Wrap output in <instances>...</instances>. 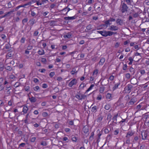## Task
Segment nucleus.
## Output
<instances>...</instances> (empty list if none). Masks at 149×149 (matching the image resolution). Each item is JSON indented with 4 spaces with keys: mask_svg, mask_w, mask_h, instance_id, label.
Masks as SVG:
<instances>
[{
    "mask_svg": "<svg viewBox=\"0 0 149 149\" xmlns=\"http://www.w3.org/2000/svg\"><path fill=\"white\" fill-rule=\"evenodd\" d=\"M116 23L117 24L120 26L122 25L123 24V20L120 19L119 18L117 19L116 21Z\"/></svg>",
    "mask_w": 149,
    "mask_h": 149,
    "instance_id": "0eeeda50",
    "label": "nucleus"
},
{
    "mask_svg": "<svg viewBox=\"0 0 149 149\" xmlns=\"http://www.w3.org/2000/svg\"><path fill=\"white\" fill-rule=\"evenodd\" d=\"M9 78L10 79H14L15 78V77L14 75H10L9 76Z\"/></svg>",
    "mask_w": 149,
    "mask_h": 149,
    "instance_id": "052dcab7",
    "label": "nucleus"
},
{
    "mask_svg": "<svg viewBox=\"0 0 149 149\" xmlns=\"http://www.w3.org/2000/svg\"><path fill=\"white\" fill-rule=\"evenodd\" d=\"M71 139L72 141L74 142H76L77 140V137L74 136H72Z\"/></svg>",
    "mask_w": 149,
    "mask_h": 149,
    "instance_id": "58836bf2",
    "label": "nucleus"
},
{
    "mask_svg": "<svg viewBox=\"0 0 149 149\" xmlns=\"http://www.w3.org/2000/svg\"><path fill=\"white\" fill-rule=\"evenodd\" d=\"M38 33H39V32L38 30L35 31H34V32L33 33V35H34V36H38Z\"/></svg>",
    "mask_w": 149,
    "mask_h": 149,
    "instance_id": "4d7b16f0",
    "label": "nucleus"
},
{
    "mask_svg": "<svg viewBox=\"0 0 149 149\" xmlns=\"http://www.w3.org/2000/svg\"><path fill=\"white\" fill-rule=\"evenodd\" d=\"M134 102L133 101H132V100H131V101L128 102V105H132L134 104Z\"/></svg>",
    "mask_w": 149,
    "mask_h": 149,
    "instance_id": "603ef678",
    "label": "nucleus"
},
{
    "mask_svg": "<svg viewBox=\"0 0 149 149\" xmlns=\"http://www.w3.org/2000/svg\"><path fill=\"white\" fill-rule=\"evenodd\" d=\"M55 75L54 72H52L49 74V76L51 77H52Z\"/></svg>",
    "mask_w": 149,
    "mask_h": 149,
    "instance_id": "6e6d98bb",
    "label": "nucleus"
},
{
    "mask_svg": "<svg viewBox=\"0 0 149 149\" xmlns=\"http://www.w3.org/2000/svg\"><path fill=\"white\" fill-rule=\"evenodd\" d=\"M120 82H119L115 84L113 88V91L115 90V89L118 88V86L120 84Z\"/></svg>",
    "mask_w": 149,
    "mask_h": 149,
    "instance_id": "f3484780",
    "label": "nucleus"
},
{
    "mask_svg": "<svg viewBox=\"0 0 149 149\" xmlns=\"http://www.w3.org/2000/svg\"><path fill=\"white\" fill-rule=\"evenodd\" d=\"M94 2V1H93V0H88L87 2V4H90L93 3Z\"/></svg>",
    "mask_w": 149,
    "mask_h": 149,
    "instance_id": "13d9d810",
    "label": "nucleus"
},
{
    "mask_svg": "<svg viewBox=\"0 0 149 149\" xmlns=\"http://www.w3.org/2000/svg\"><path fill=\"white\" fill-rule=\"evenodd\" d=\"M105 61V59L104 58H102L100 60L99 64L100 65H102Z\"/></svg>",
    "mask_w": 149,
    "mask_h": 149,
    "instance_id": "6ab92c4d",
    "label": "nucleus"
},
{
    "mask_svg": "<svg viewBox=\"0 0 149 149\" xmlns=\"http://www.w3.org/2000/svg\"><path fill=\"white\" fill-rule=\"evenodd\" d=\"M77 83V80L75 79H74L69 83L68 86L70 87H72L73 85H76Z\"/></svg>",
    "mask_w": 149,
    "mask_h": 149,
    "instance_id": "423d86ee",
    "label": "nucleus"
},
{
    "mask_svg": "<svg viewBox=\"0 0 149 149\" xmlns=\"http://www.w3.org/2000/svg\"><path fill=\"white\" fill-rule=\"evenodd\" d=\"M104 90V87H100V88L99 91L100 93H102Z\"/></svg>",
    "mask_w": 149,
    "mask_h": 149,
    "instance_id": "c9c22d12",
    "label": "nucleus"
},
{
    "mask_svg": "<svg viewBox=\"0 0 149 149\" xmlns=\"http://www.w3.org/2000/svg\"><path fill=\"white\" fill-rule=\"evenodd\" d=\"M110 22H113L115 21V19L113 18H110L109 19Z\"/></svg>",
    "mask_w": 149,
    "mask_h": 149,
    "instance_id": "69168bd1",
    "label": "nucleus"
},
{
    "mask_svg": "<svg viewBox=\"0 0 149 149\" xmlns=\"http://www.w3.org/2000/svg\"><path fill=\"white\" fill-rule=\"evenodd\" d=\"M144 116L143 118L146 119V120L147 119L149 118V115H148V113H145L144 115Z\"/></svg>",
    "mask_w": 149,
    "mask_h": 149,
    "instance_id": "7c9ffc66",
    "label": "nucleus"
},
{
    "mask_svg": "<svg viewBox=\"0 0 149 149\" xmlns=\"http://www.w3.org/2000/svg\"><path fill=\"white\" fill-rule=\"evenodd\" d=\"M16 8H17V7L15 8V9H13V10H12L10 11H9V12H8L7 13H8V15H9L10 16V15L12 14L13 12L15 11H17V10L18 9H17L16 10Z\"/></svg>",
    "mask_w": 149,
    "mask_h": 149,
    "instance_id": "a878e982",
    "label": "nucleus"
},
{
    "mask_svg": "<svg viewBox=\"0 0 149 149\" xmlns=\"http://www.w3.org/2000/svg\"><path fill=\"white\" fill-rule=\"evenodd\" d=\"M25 40V38L24 37H22L20 40V42L22 43H24Z\"/></svg>",
    "mask_w": 149,
    "mask_h": 149,
    "instance_id": "8fccbe9b",
    "label": "nucleus"
},
{
    "mask_svg": "<svg viewBox=\"0 0 149 149\" xmlns=\"http://www.w3.org/2000/svg\"><path fill=\"white\" fill-rule=\"evenodd\" d=\"M134 133L131 132L129 131L127 134L126 137L127 138H129L131 136L133 135Z\"/></svg>",
    "mask_w": 149,
    "mask_h": 149,
    "instance_id": "dca6fc26",
    "label": "nucleus"
},
{
    "mask_svg": "<svg viewBox=\"0 0 149 149\" xmlns=\"http://www.w3.org/2000/svg\"><path fill=\"white\" fill-rule=\"evenodd\" d=\"M86 97V95L81 94V100L85 99Z\"/></svg>",
    "mask_w": 149,
    "mask_h": 149,
    "instance_id": "a19ab883",
    "label": "nucleus"
},
{
    "mask_svg": "<svg viewBox=\"0 0 149 149\" xmlns=\"http://www.w3.org/2000/svg\"><path fill=\"white\" fill-rule=\"evenodd\" d=\"M71 37V35L70 34L68 33L67 34L64 35V37L67 38H70Z\"/></svg>",
    "mask_w": 149,
    "mask_h": 149,
    "instance_id": "49530a36",
    "label": "nucleus"
},
{
    "mask_svg": "<svg viewBox=\"0 0 149 149\" xmlns=\"http://www.w3.org/2000/svg\"><path fill=\"white\" fill-rule=\"evenodd\" d=\"M40 88L38 86H36L33 88L34 90L35 91H37Z\"/></svg>",
    "mask_w": 149,
    "mask_h": 149,
    "instance_id": "0e129e2a",
    "label": "nucleus"
},
{
    "mask_svg": "<svg viewBox=\"0 0 149 149\" xmlns=\"http://www.w3.org/2000/svg\"><path fill=\"white\" fill-rule=\"evenodd\" d=\"M83 130L84 132L85 133H87L88 132V129L87 127L85 126L83 129Z\"/></svg>",
    "mask_w": 149,
    "mask_h": 149,
    "instance_id": "aec40b11",
    "label": "nucleus"
},
{
    "mask_svg": "<svg viewBox=\"0 0 149 149\" xmlns=\"http://www.w3.org/2000/svg\"><path fill=\"white\" fill-rule=\"evenodd\" d=\"M36 139V138L35 137H33L31 139V141L32 142H35Z\"/></svg>",
    "mask_w": 149,
    "mask_h": 149,
    "instance_id": "e2e57ef3",
    "label": "nucleus"
},
{
    "mask_svg": "<svg viewBox=\"0 0 149 149\" xmlns=\"http://www.w3.org/2000/svg\"><path fill=\"white\" fill-rule=\"evenodd\" d=\"M29 109L27 106H24L23 108L22 112L24 114L26 113Z\"/></svg>",
    "mask_w": 149,
    "mask_h": 149,
    "instance_id": "a211bd4d",
    "label": "nucleus"
},
{
    "mask_svg": "<svg viewBox=\"0 0 149 149\" xmlns=\"http://www.w3.org/2000/svg\"><path fill=\"white\" fill-rule=\"evenodd\" d=\"M128 5H131L132 0H125Z\"/></svg>",
    "mask_w": 149,
    "mask_h": 149,
    "instance_id": "e433bc0d",
    "label": "nucleus"
},
{
    "mask_svg": "<svg viewBox=\"0 0 149 149\" xmlns=\"http://www.w3.org/2000/svg\"><path fill=\"white\" fill-rule=\"evenodd\" d=\"M9 15L8 14V13L7 12H6L5 13V14L3 16H2L1 17V18H3L6 17H7L9 16Z\"/></svg>",
    "mask_w": 149,
    "mask_h": 149,
    "instance_id": "bf43d9fd",
    "label": "nucleus"
},
{
    "mask_svg": "<svg viewBox=\"0 0 149 149\" xmlns=\"http://www.w3.org/2000/svg\"><path fill=\"white\" fill-rule=\"evenodd\" d=\"M42 115L44 117H46L48 116L47 113L46 112H43L42 113Z\"/></svg>",
    "mask_w": 149,
    "mask_h": 149,
    "instance_id": "774afa93",
    "label": "nucleus"
},
{
    "mask_svg": "<svg viewBox=\"0 0 149 149\" xmlns=\"http://www.w3.org/2000/svg\"><path fill=\"white\" fill-rule=\"evenodd\" d=\"M28 21V19L27 18H25L22 21V24L23 25H24V24L26 23Z\"/></svg>",
    "mask_w": 149,
    "mask_h": 149,
    "instance_id": "cd10ccee",
    "label": "nucleus"
},
{
    "mask_svg": "<svg viewBox=\"0 0 149 149\" xmlns=\"http://www.w3.org/2000/svg\"><path fill=\"white\" fill-rule=\"evenodd\" d=\"M48 0H42L39 2L38 1H36V4L38 5H41L42 4H43L44 3H46Z\"/></svg>",
    "mask_w": 149,
    "mask_h": 149,
    "instance_id": "f8f14e48",
    "label": "nucleus"
},
{
    "mask_svg": "<svg viewBox=\"0 0 149 149\" xmlns=\"http://www.w3.org/2000/svg\"><path fill=\"white\" fill-rule=\"evenodd\" d=\"M102 116H99L98 118L97 119V121L98 122H100L102 120Z\"/></svg>",
    "mask_w": 149,
    "mask_h": 149,
    "instance_id": "f704fd0d",
    "label": "nucleus"
},
{
    "mask_svg": "<svg viewBox=\"0 0 149 149\" xmlns=\"http://www.w3.org/2000/svg\"><path fill=\"white\" fill-rule=\"evenodd\" d=\"M98 70L97 69H96L94 70L93 75L95 74L97 75V74H98Z\"/></svg>",
    "mask_w": 149,
    "mask_h": 149,
    "instance_id": "ea45409f",
    "label": "nucleus"
},
{
    "mask_svg": "<svg viewBox=\"0 0 149 149\" xmlns=\"http://www.w3.org/2000/svg\"><path fill=\"white\" fill-rule=\"evenodd\" d=\"M104 131V133L106 134L108 133L109 132V130L107 128H105Z\"/></svg>",
    "mask_w": 149,
    "mask_h": 149,
    "instance_id": "680f3d73",
    "label": "nucleus"
},
{
    "mask_svg": "<svg viewBox=\"0 0 149 149\" xmlns=\"http://www.w3.org/2000/svg\"><path fill=\"white\" fill-rule=\"evenodd\" d=\"M26 145L25 143H20L19 146V148L23 147Z\"/></svg>",
    "mask_w": 149,
    "mask_h": 149,
    "instance_id": "c03bdc74",
    "label": "nucleus"
},
{
    "mask_svg": "<svg viewBox=\"0 0 149 149\" xmlns=\"http://www.w3.org/2000/svg\"><path fill=\"white\" fill-rule=\"evenodd\" d=\"M139 15V14L137 13H135L134 14H133V17H134L135 18L137 17Z\"/></svg>",
    "mask_w": 149,
    "mask_h": 149,
    "instance_id": "864d4df0",
    "label": "nucleus"
},
{
    "mask_svg": "<svg viewBox=\"0 0 149 149\" xmlns=\"http://www.w3.org/2000/svg\"><path fill=\"white\" fill-rule=\"evenodd\" d=\"M94 86V84H91L89 88L86 91V93L91 90Z\"/></svg>",
    "mask_w": 149,
    "mask_h": 149,
    "instance_id": "c756f323",
    "label": "nucleus"
},
{
    "mask_svg": "<svg viewBox=\"0 0 149 149\" xmlns=\"http://www.w3.org/2000/svg\"><path fill=\"white\" fill-rule=\"evenodd\" d=\"M118 115V113H117L116 114H115L113 117L112 118V120H113L112 123H115V124H117V118Z\"/></svg>",
    "mask_w": 149,
    "mask_h": 149,
    "instance_id": "6e6552de",
    "label": "nucleus"
},
{
    "mask_svg": "<svg viewBox=\"0 0 149 149\" xmlns=\"http://www.w3.org/2000/svg\"><path fill=\"white\" fill-rule=\"evenodd\" d=\"M121 3L120 5V10L122 13H125L127 12L128 8V6L125 3H122L121 1Z\"/></svg>",
    "mask_w": 149,
    "mask_h": 149,
    "instance_id": "f03ea898",
    "label": "nucleus"
},
{
    "mask_svg": "<svg viewBox=\"0 0 149 149\" xmlns=\"http://www.w3.org/2000/svg\"><path fill=\"white\" fill-rule=\"evenodd\" d=\"M133 87L132 86L129 84L125 88V93H129L131 92V90Z\"/></svg>",
    "mask_w": 149,
    "mask_h": 149,
    "instance_id": "7ed1b4c3",
    "label": "nucleus"
},
{
    "mask_svg": "<svg viewBox=\"0 0 149 149\" xmlns=\"http://www.w3.org/2000/svg\"><path fill=\"white\" fill-rule=\"evenodd\" d=\"M29 100L31 103L35 102L37 100L33 96H32L31 97H29Z\"/></svg>",
    "mask_w": 149,
    "mask_h": 149,
    "instance_id": "ddd939ff",
    "label": "nucleus"
},
{
    "mask_svg": "<svg viewBox=\"0 0 149 149\" xmlns=\"http://www.w3.org/2000/svg\"><path fill=\"white\" fill-rule=\"evenodd\" d=\"M5 68L6 70L9 71H11L12 69V68L10 66H7Z\"/></svg>",
    "mask_w": 149,
    "mask_h": 149,
    "instance_id": "79ce46f5",
    "label": "nucleus"
},
{
    "mask_svg": "<svg viewBox=\"0 0 149 149\" xmlns=\"http://www.w3.org/2000/svg\"><path fill=\"white\" fill-rule=\"evenodd\" d=\"M12 88L10 86L6 85L5 89L6 91V94L8 95H10L11 93V90Z\"/></svg>",
    "mask_w": 149,
    "mask_h": 149,
    "instance_id": "39448f33",
    "label": "nucleus"
},
{
    "mask_svg": "<svg viewBox=\"0 0 149 149\" xmlns=\"http://www.w3.org/2000/svg\"><path fill=\"white\" fill-rule=\"evenodd\" d=\"M137 79L135 78H132L131 80V84L135 85L137 83Z\"/></svg>",
    "mask_w": 149,
    "mask_h": 149,
    "instance_id": "2eb2a0df",
    "label": "nucleus"
},
{
    "mask_svg": "<svg viewBox=\"0 0 149 149\" xmlns=\"http://www.w3.org/2000/svg\"><path fill=\"white\" fill-rule=\"evenodd\" d=\"M119 133V130H116L114 132V134L115 135H117Z\"/></svg>",
    "mask_w": 149,
    "mask_h": 149,
    "instance_id": "338daca9",
    "label": "nucleus"
},
{
    "mask_svg": "<svg viewBox=\"0 0 149 149\" xmlns=\"http://www.w3.org/2000/svg\"><path fill=\"white\" fill-rule=\"evenodd\" d=\"M5 47L6 49H9L10 47V45L9 43L5 45Z\"/></svg>",
    "mask_w": 149,
    "mask_h": 149,
    "instance_id": "37998d69",
    "label": "nucleus"
},
{
    "mask_svg": "<svg viewBox=\"0 0 149 149\" xmlns=\"http://www.w3.org/2000/svg\"><path fill=\"white\" fill-rule=\"evenodd\" d=\"M91 26V24H90L86 26V29L88 30H90L92 29Z\"/></svg>",
    "mask_w": 149,
    "mask_h": 149,
    "instance_id": "de8ad7c7",
    "label": "nucleus"
},
{
    "mask_svg": "<svg viewBox=\"0 0 149 149\" xmlns=\"http://www.w3.org/2000/svg\"><path fill=\"white\" fill-rule=\"evenodd\" d=\"M29 22L31 26H32L36 22V21L35 19H33L30 20L29 21Z\"/></svg>",
    "mask_w": 149,
    "mask_h": 149,
    "instance_id": "4468645a",
    "label": "nucleus"
},
{
    "mask_svg": "<svg viewBox=\"0 0 149 149\" xmlns=\"http://www.w3.org/2000/svg\"><path fill=\"white\" fill-rule=\"evenodd\" d=\"M8 8H10L13 7L14 5L10 2L8 3Z\"/></svg>",
    "mask_w": 149,
    "mask_h": 149,
    "instance_id": "c85d7f7f",
    "label": "nucleus"
},
{
    "mask_svg": "<svg viewBox=\"0 0 149 149\" xmlns=\"http://www.w3.org/2000/svg\"><path fill=\"white\" fill-rule=\"evenodd\" d=\"M41 145L43 146H46L47 145V143L46 141H42L41 143Z\"/></svg>",
    "mask_w": 149,
    "mask_h": 149,
    "instance_id": "5fc2aeb1",
    "label": "nucleus"
},
{
    "mask_svg": "<svg viewBox=\"0 0 149 149\" xmlns=\"http://www.w3.org/2000/svg\"><path fill=\"white\" fill-rule=\"evenodd\" d=\"M111 107L110 105L109 104H108L105 106L104 108L107 110H109Z\"/></svg>",
    "mask_w": 149,
    "mask_h": 149,
    "instance_id": "bb28decb",
    "label": "nucleus"
},
{
    "mask_svg": "<svg viewBox=\"0 0 149 149\" xmlns=\"http://www.w3.org/2000/svg\"><path fill=\"white\" fill-rule=\"evenodd\" d=\"M147 132H142L141 133L142 139L145 140L146 139L148 135Z\"/></svg>",
    "mask_w": 149,
    "mask_h": 149,
    "instance_id": "1a4fd4ad",
    "label": "nucleus"
},
{
    "mask_svg": "<svg viewBox=\"0 0 149 149\" xmlns=\"http://www.w3.org/2000/svg\"><path fill=\"white\" fill-rule=\"evenodd\" d=\"M77 71L76 70L75 68H73V70L70 72V73L72 75H74L75 73L77 72Z\"/></svg>",
    "mask_w": 149,
    "mask_h": 149,
    "instance_id": "5701e85b",
    "label": "nucleus"
},
{
    "mask_svg": "<svg viewBox=\"0 0 149 149\" xmlns=\"http://www.w3.org/2000/svg\"><path fill=\"white\" fill-rule=\"evenodd\" d=\"M77 17L75 16H74L73 17H64V19L66 20H73L75 19Z\"/></svg>",
    "mask_w": 149,
    "mask_h": 149,
    "instance_id": "9b49d317",
    "label": "nucleus"
},
{
    "mask_svg": "<svg viewBox=\"0 0 149 149\" xmlns=\"http://www.w3.org/2000/svg\"><path fill=\"white\" fill-rule=\"evenodd\" d=\"M125 76L126 78L129 79L130 78V75L129 73H128L125 74Z\"/></svg>",
    "mask_w": 149,
    "mask_h": 149,
    "instance_id": "09e8293b",
    "label": "nucleus"
},
{
    "mask_svg": "<svg viewBox=\"0 0 149 149\" xmlns=\"http://www.w3.org/2000/svg\"><path fill=\"white\" fill-rule=\"evenodd\" d=\"M111 135L110 134L108 135L107 137H106V141L105 143V144L106 143L107 141L109 142V141L110 139L111 138Z\"/></svg>",
    "mask_w": 149,
    "mask_h": 149,
    "instance_id": "4be33fe9",
    "label": "nucleus"
},
{
    "mask_svg": "<svg viewBox=\"0 0 149 149\" xmlns=\"http://www.w3.org/2000/svg\"><path fill=\"white\" fill-rule=\"evenodd\" d=\"M118 29V27L116 26L111 25L110 26L109 29L112 31H116Z\"/></svg>",
    "mask_w": 149,
    "mask_h": 149,
    "instance_id": "9d476101",
    "label": "nucleus"
},
{
    "mask_svg": "<svg viewBox=\"0 0 149 149\" xmlns=\"http://www.w3.org/2000/svg\"><path fill=\"white\" fill-rule=\"evenodd\" d=\"M111 117L112 116L111 114L110 113H109L107 115V119L109 120V121H110L111 120Z\"/></svg>",
    "mask_w": 149,
    "mask_h": 149,
    "instance_id": "4c0bfd02",
    "label": "nucleus"
},
{
    "mask_svg": "<svg viewBox=\"0 0 149 149\" xmlns=\"http://www.w3.org/2000/svg\"><path fill=\"white\" fill-rule=\"evenodd\" d=\"M85 86L84 85V84L81 83L80 85L79 88L80 89H82L84 88Z\"/></svg>",
    "mask_w": 149,
    "mask_h": 149,
    "instance_id": "a18cd8bd",
    "label": "nucleus"
},
{
    "mask_svg": "<svg viewBox=\"0 0 149 149\" xmlns=\"http://www.w3.org/2000/svg\"><path fill=\"white\" fill-rule=\"evenodd\" d=\"M75 97L78 99L79 100H81V94L79 93L75 95Z\"/></svg>",
    "mask_w": 149,
    "mask_h": 149,
    "instance_id": "393cba45",
    "label": "nucleus"
},
{
    "mask_svg": "<svg viewBox=\"0 0 149 149\" xmlns=\"http://www.w3.org/2000/svg\"><path fill=\"white\" fill-rule=\"evenodd\" d=\"M105 24L107 25H110L111 24V23H110V22L109 21V20L108 19L105 22Z\"/></svg>",
    "mask_w": 149,
    "mask_h": 149,
    "instance_id": "3c124183",
    "label": "nucleus"
},
{
    "mask_svg": "<svg viewBox=\"0 0 149 149\" xmlns=\"http://www.w3.org/2000/svg\"><path fill=\"white\" fill-rule=\"evenodd\" d=\"M20 83L19 82H16L14 85V86L15 88L17 87L20 86Z\"/></svg>",
    "mask_w": 149,
    "mask_h": 149,
    "instance_id": "2f4dec72",
    "label": "nucleus"
},
{
    "mask_svg": "<svg viewBox=\"0 0 149 149\" xmlns=\"http://www.w3.org/2000/svg\"><path fill=\"white\" fill-rule=\"evenodd\" d=\"M47 23L48 24H49V25L50 26H52L54 25V22L53 21H48L47 22Z\"/></svg>",
    "mask_w": 149,
    "mask_h": 149,
    "instance_id": "b1692460",
    "label": "nucleus"
},
{
    "mask_svg": "<svg viewBox=\"0 0 149 149\" xmlns=\"http://www.w3.org/2000/svg\"><path fill=\"white\" fill-rule=\"evenodd\" d=\"M31 3V2H29L26 3L25 4L23 5H21L17 7L16 10L19 9V8L21 7H24V8H28L30 6Z\"/></svg>",
    "mask_w": 149,
    "mask_h": 149,
    "instance_id": "20e7f679",
    "label": "nucleus"
},
{
    "mask_svg": "<svg viewBox=\"0 0 149 149\" xmlns=\"http://www.w3.org/2000/svg\"><path fill=\"white\" fill-rule=\"evenodd\" d=\"M97 108V107L96 106H95L92 108L91 111L92 112H94L96 111Z\"/></svg>",
    "mask_w": 149,
    "mask_h": 149,
    "instance_id": "72a5a7b5",
    "label": "nucleus"
},
{
    "mask_svg": "<svg viewBox=\"0 0 149 149\" xmlns=\"http://www.w3.org/2000/svg\"><path fill=\"white\" fill-rule=\"evenodd\" d=\"M112 97L111 95V94L108 93L106 95V98L108 99H111Z\"/></svg>",
    "mask_w": 149,
    "mask_h": 149,
    "instance_id": "473e14b6",
    "label": "nucleus"
},
{
    "mask_svg": "<svg viewBox=\"0 0 149 149\" xmlns=\"http://www.w3.org/2000/svg\"><path fill=\"white\" fill-rule=\"evenodd\" d=\"M97 32L100 34L102 36L104 37H107L108 36H111L113 34L116 33V32H113L110 31H106V30L97 31Z\"/></svg>",
    "mask_w": 149,
    "mask_h": 149,
    "instance_id": "f257e3e1",
    "label": "nucleus"
},
{
    "mask_svg": "<svg viewBox=\"0 0 149 149\" xmlns=\"http://www.w3.org/2000/svg\"><path fill=\"white\" fill-rule=\"evenodd\" d=\"M38 53L40 55H43L45 54L44 50L43 49L39 50L38 52Z\"/></svg>",
    "mask_w": 149,
    "mask_h": 149,
    "instance_id": "412c9836",
    "label": "nucleus"
}]
</instances>
